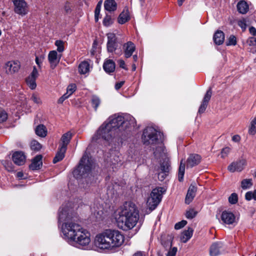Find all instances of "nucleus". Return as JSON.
<instances>
[{
  "label": "nucleus",
  "mask_w": 256,
  "mask_h": 256,
  "mask_svg": "<svg viewBox=\"0 0 256 256\" xmlns=\"http://www.w3.org/2000/svg\"><path fill=\"white\" fill-rule=\"evenodd\" d=\"M70 206L68 202L59 209L58 223L64 222L62 225V237L72 246H86L90 242V233L75 222L76 214Z\"/></svg>",
  "instance_id": "f257e3e1"
},
{
  "label": "nucleus",
  "mask_w": 256,
  "mask_h": 256,
  "mask_svg": "<svg viewBox=\"0 0 256 256\" xmlns=\"http://www.w3.org/2000/svg\"><path fill=\"white\" fill-rule=\"evenodd\" d=\"M114 216L118 226L124 230H127L136 226L139 214L134 204L126 202L115 211Z\"/></svg>",
  "instance_id": "f03ea898"
},
{
  "label": "nucleus",
  "mask_w": 256,
  "mask_h": 256,
  "mask_svg": "<svg viewBox=\"0 0 256 256\" xmlns=\"http://www.w3.org/2000/svg\"><path fill=\"white\" fill-rule=\"evenodd\" d=\"M124 236L115 229H107L98 234L94 240L96 246L101 250H111L120 247L124 243Z\"/></svg>",
  "instance_id": "7ed1b4c3"
},
{
  "label": "nucleus",
  "mask_w": 256,
  "mask_h": 256,
  "mask_svg": "<svg viewBox=\"0 0 256 256\" xmlns=\"http://www.w3.org/2000/svg\"><path fill=\"white\" fill-rule=\"evenodd\" d=\"M107 123L116 132H122L123 131L130 130L131 128H134L136 124L135 118L130 114H116L108 119Z\"/></svg>",
  "instance_id": "20e7f679"
},
{
  "label": "nucleus",
  "mask_w": 256,
  "mask_h": 256,
  "mask_svg": "<svg viewBox=\"0 0 256 256\" xmlns=\"http://www.w3.org/2000/svg\"><path fill=\"white\" fill-rule=\"evenodd\" d=\"M93 164L92 160L85 153L80 159L78 167L74 170V176L77 179L86 178L91 172Z\"/></svg>",
  "instance_id": "39448f33"
},
{
  "label": "nucleus",
  "mask_w": 256,
  "mask_h": 256,
  "mask_svg": "<svg viewBox=\"0 0 256 256\" xmlns=\"http://www.w3.org/2000/svg\"><path fill=\"white\" fill-rule=\"evenodd\" d=\"M118 135L114 130L107 123V122H105L94 134L92 140L97 142H100L102 140L108 142Z\"/></svg>",
  "instance_id": "423d86ee"
},
{
  "label": "nucleus",
  "mask_w": 256,
  "mask_h": 256,
  "mask_svg": "<svg viewBox=\"0 0 256 256\" xmlns=\"http://www.w3.org/2000/svg\"><path fill=\"white\" fill-rule=\"evenodd\" d=\"M165 192L166 189L162 187H158L152 190L147 200V205L151 210L157 207Z\"/></svg>",
  "instance_id": "0eeeda50"
},
{
  "label": "nucleus",
  "mask_w": 256,
  "mask_h": 256,
  "mask_svg": "<svg viewBox=\"0 0 256 256\" xmlns=\"http://www.w3.org/2000/svg\"><path fill=\"white\" fill-rule=\"evenodd\" d=\"M159 136H160V132L152 127L148 126L144 130L142 138L144 144H154L156 143Z\"/></svg>",
  "instance_id": "6e6552de"
},
{
  "label": "nucleus",
  "mask_w": 256,
  "mask_h": 256,
  "mask_svg": "<svg viewBox=\"0 0 256 256\" xmlns=\"http://www.w3.org/2000/svg\"><path fill=\"white\" fill-rule=\"evenodd\" d=\"M222 223L225 224H236L238 220L235 214L230 210L223 211L220 216Z\"/></svg>",
  "instance_id": "1a4fd4ad"
},
{
  "label": "nucleus",
  "mask_w": 256,
  "mask_h": 256,
  "mask_svg": "<svg viewBox=\"0 0 256 256\" xmlns=\"http://www.w3.org/2000/svg\"><path fill=\"white\" fill-rule=\"evenodd\" d=\"M107 50L110 52H114L118 46V44L120 42L118 40L116 34L114 33H108L107 34Z\"/></svg>",
  "instance_id": "9d476101"
},
{
  "label": "nucleus",
  "mask_w": 256,
  "mask_h": 256,
  "mask_svg": "<svg viewBox=\"0 0 256 256\" xmlns=\"http://www.w3.org/2000/svg\"><path fill=\"white\" fill-rule=\"evenodd\" d=\"M14 6V12L16 13L24 16L28 12V8L26 2L24 0H12Z\"/></svg>",
  "instance_id": "9b49d317"
},
{
  "label": "nucleus",
  "mask_w": 256,
  "mask_h": 256,
  "mask_svg": "<svg viewBox=\"0 0 256 256\" xmlns=\"http://www.w3.org/2000/svg\"><path fill=\"white\" fill-rule=\"evenodd\" d=\"M246 164L244 159H240L231 163L228 167V170L231 172L242 171Z\"/></svg>",
  "instance_id": "f8f14e48"
},
{
  "label": "nucleus",
  "mask_w": 256,
  "mask_h": 256,
  "mask_svg": "<svg viewBox=\"0 0 256 256\" xmlns=\"http://www.w3.org/2000/svg\"><path fill=\"white\" fill-rule=\"evenodd\" d=\"M62 56V54H58L56 50H51L49 52L48 60L52 69H54L58 64Z\"/></svg>",
  "instance_id": "ddd939ff"
},
{
  "label": "nucleus",
  "mask_w": 256,
  "mask_h": 256,
  "mask_svg": "<svg viewBox=\"0 0 256 256\" xmlns=\"http://www.w3.org/2000/svg\"><path fill=\"white\" fill-rule=\"evenodd\" d=\"M38 76V70L36 66H34L30 74L26 78V83L31 90H34L36 88V80Z\"/></svg>",
  "instance_id": "4468645a"
},
{
  "label": "nucleus",
  "mask_w": 256,
  "mask_h": 256,
  "mask_svg": "<svg viewBox=\"0 0 256 256\" xmlns=\"http://www.w3.org/2000/svg\"><path fill=\"white\" fill-rule=\"evenodd\" d=\"M124 56L126 58H130L136 50L134 44L130 41L124 44L122 46Z\"/></svg>",
  "instance_id": "2eb2a0df"
},
{
  "label": "nucleus",
  "mask_w": 256,
  "mask_h": 256,
  "mask_svg": "<svg viewBox=\"0 0 256 256\" xmlns=\"http://www.w3.org/2000/svg\"><path fill=\"white\" fill-rule=\"evenodd\" d=\"M20 62L18 60L8 62L6 65V71L8 74H12L18 71L20 68Z\"/></svg>",
  "instance_id": "dca6fc26"
},
{
  "label": "nucleus",
  "mask_w": 256,
  "mask_h": 256,
  "mask_svg": "<svg viewBox=\"0 0 256 256\" xmlns=\"http://www.w3.org/2000/svg\"><path fill=\"white\" fill-rule=\"evenodd\" d=\"M212 94V91L211 88H210L206 92V94L204 96L202 102L199 108L198 112L199 114H202L205 111L208 102L211 98Z\"/></svg>",
  "instance_id": "f3484780"
},
{
  "label": "nucleus",
  "mask_w": 256,
  "mask_h": 256,
  "mask_svg": "<svg viewBox=\"0 0 256 256\" xmlns=\"http://www.w3.org/2000/svg\"><path fill=\"white\" fill-rule=\"evenodd\" d=\"M201 160V156L198 154H192L186 160L187 168H192L198 164Z\"/></svg>",
  "instance_id": "a211bd4d"
},
{
  "label": "nucleus",
  "mask_w": 256,
  "mask_h": 256,
  "mask_svg": "<svg viewBox=\"0 0 256 256\" xmlns=\"http://www.w3.org/2000/svg\"><path fill=\"white\" fill-rule=\"evenodd\" d=\"M12 160L18 166L23 165L26 162V156L22 152H16L12 156Z\"/></svg>",
  "instance_id": "6ab92c4d"
},
{
  "label": "nucleus",
  "mask_w": 256,
  "mask_h": 256,
  "mask_svg": "<svg viewBox=\"0 0 256 256\" xmlns=\"http://www.w3.org/2000/svg\"><path fill=\"white\" fill-rule=\"evenodd\" d=\"M196 190L197 188L194 185L190 184L185 198V202L186 204H189L192 202L196 196Z\"/></svg>",
  "instance_id": "aec40b11"
},
{
  "label": "nucleus",
  "mask_w": 256,
  "mask_h": 256,
  "mask_svg": "<svg viewBox=\"0 0 256 256\" xmlns=\"http://www.w3.org/2000/svg\"><path fill=\"white\" fill-rule=\"evenodd\" d=\"M42 156L41 155H38L36 156L33 159L29 167L32 170H37L40 169L42 166Z\"/></svg>",
  "instance_id": "412c9836"
},
{
  "label": "nucleus",
  "mask_w": 256,
  "mask_h": 256,
  "mask_svg": "<svg viewBox=\"0 0 256 256\" xmlns=\"http://www.w3.org/2000/svg\"><path fill=\"white\" fill-rule=\"evenodd\" d=\"M222 244L217 242L213 244L210 250V256H218L221 254L222 251Z\"/></svg>",
  "instance_id": "4be33fe9"
},
{
  "label": "nucleus",
  "mask_w": 256,
  "mask_h": 256,
  "mask_svg": "<svg viewBox=\"0 0 256 256\" xmlns=\"http://www.w3.org/2000/svg\"><path fill=\"white\" fill-rule=\"evenodd\" d=\"M130 19L128 8L125 7L123 11L119 15L118 22L120 24H124Z\"/></svg>",
  "instance_id": "5701e85b"
},
{
  "label": "nucleus",
  "mask_w": 256,
  "mask_h": 256,
  "mask_svg": "<svg viewBox=\"0 0 256 256\" xmlns=\"http://www.w3.org/2000/svg\"><path fill=\"white\" fill-rule=\"evenodd\" d=\"M72 138V134L70 132L64 134L61 138V143L60 147L67 149V146Z\"/></svg>",
  "instance_id": "b1692460"
},
{
  "label": "nucleus",
  "mask_w": 256,
  "mask_h": 256,
  "mask_svg": "<svg viewBox=\"0 0 256 256\" xmlns=\"http://www.w3.org/2000/svg\"><path fill=\"white\" fill-rule=\"evenodd\" d=\"M103 68L106 73L110 74L112 72L115 70V63L112 60H108L104 63Z\"/></svg>",
  "instance_id": "393cba45"
},
{
  "label": "nucleus",
  "mask_w": 256,
  "mask_h": 256,
  "mask_svg": "<svg viewBox=\"0 0 256 256\" xmlns=\"http://www.w3.org/2000/svg\"><path fill=\"white\" fill-rule=\"evenodd\" d=\"M104 8L106 11L114 12L116 10L117 4L114 0H106L104 2Z\"/></svg>",
  "instance_id": "a878e982"
},
{
  "label": "nucleus",
  "mask_w": 256,
  "mask_h": 256,
  "mask_svg": "<svg viewBox=\"0 0 256 256\" xmlns=\"http://www.w3.org/2000/svg\"><path fill=\"white\" fill-rule=\"evenodd\" d=\"M213 39L216 44H222L224 40V33L222 30H217L214 35Z\"/></svg>",
  "instance_id": "bb28decb"
},
{
  "label": "nucleus",
  "mask_w": 256,
  "mask_h": 256,
  "mask_svg": "<svg viewBox=\"0 0 256 256\" xmlns=\"http://www.w3.org/2000/svg\"><path fill=\"white\" fill-rule=\"evenodd\" d=\"M194 230L191 228H188L187 230L184 231L180 236V240L184 242H186L192 236Z\"/></svg>",
  "instance_id": "cd10ccee"
},
{
  "label": "nucleus",
  "mask_w": 256,
  "mask_h": 256,
  "mask_svg": "<svg viewBox=\"0 0 256 256\" xmlns=\"http://www.w3.org/2000/svg\"><path fill=\"white\" fill-rule=\"evenodd\" d=\"M66 150V149L59 146L58 152L53 159V162L56 164L61 161L65 156Z\"/></svg>",
  "instance_id": "c85d7f7f"
},
{
  "label": "nucleus",
  "mask_w": 256,
  "mask_h": 256,
  "mask_svg": "<svg viewBox=\"0 0 256 256\" xmlns=\"http://www.w3.org/2000/svg\"><path fill=\"white\" fill-rule=\"evenodd\" d=\"M238 11L242 14H246L249 9V6L247 2L244 0H241L237 4Z\"/></svg>",
  "instance_id": "c756f323"
},
{
  "label": "nucleus",
  "mask_w": 256,
  "mask_h": 256,
  "mask_svg": "<svg viewBox=\"0 0 256 256\" xmlns=\"http://www.w3.org/2000/svg\"><path fill=\"white\" fill-rule=\"evenodd\" d=\"M90 72V64L86 61L81 62L78 66V72L80 74H86Z\"/></svg>",
  "instance_id": "7c9ffc66"
},
{
  "label": "nucleus",
  "mask_w": 256,
  "mask_h": 256,
  "mask_svg": "<svg viewBox=\"0 0 256 256\" xmlns=\"http://www.w3.org/2000/svg\"><path fill=\"white\" fill-rule=\"evenodd\" d=\"M36 134L39 136L44 138L46 136L47 130L43 124H40L35 129Z\"/></svg>",
  "instance_id": "2f4dec72"
},
{
  "label": "nucleus",
  "mask_w": 256,
  "mask_h": 256,
  "mask_svg": "<svg viewBox=\"0 0 256 256\" xmlns=\"http://www.w3.org/2000/svg\"><path fill=\"white\" fill-rule=\"evenodd\" d=\"M110 162L114 168H116V165L120 166L122 164L121 159L120 156L116 154H112L110 156Z\"/></svg>",
  "instance_id": "473e14b6"
},
{
  "label": "nucleus",
  "mask_w": 256,
  "mask_h": 256,
  "mask_svg": "<svg viewBox=\"0 0 256 256\" xmlns=\"http://www.w3.org/2000/svg\"><path fill=\"white\" fill-rule=\"evenodd\" d=\"M182 160L180 162L178 169V178L180 182H182L184 180V176L185 172V164L182 162Z\"/></svg>",
  "instance_id": "72a5a7b5"
},
{
  "label": "nucleus",
  "mask_w": 256,
  "mask_h": 256,
  "mask_svg": "<svg viewBox=\"0 0 256 256\" xmlns=\"http://www.w3.org/2000/svg\"><path fill=\"white\" fill-rule=\"evenodd\" d=\"M252 179H244L241 182V187L243 190L248 189L252 186Z\"/></svg>",
  "instance_id": "f704fd0d"
},
{
  "label": "nucleus",
  "mask_w": 256,
  "mask_h": 256,
  "mask_svg": "<svg viewBox=\"0 0 256 256\" xmlns=\"http://www.w3.org/2000/svg\"><path fill=\"white\" fill-rule=\"evenodd\" d=\"M247 44L248 46H252L250 51L252 53L256 52V38L250 37L247 40Z\"/></svg>",
  "instance_id": "c9c22d12"
},
{
  "label": "nucleus",
  "mask_w": 256,
  "mask_h": 256,
  "mask_svg": "<svg viewBox=\"0 0 256 256\" xmlns=\"http://www.w3.org/2000/svg\"><path fill=\"white\" fill-rule=\"evenodd\" d=\"M91 102L93 108L94 109V110L96 111L99 105L100 104V98L96 96H92Z\"/></svg>",
  "instance_id": "e433bc0d"
},
{
  "label": "nucleus",
  "mask_w": 256,
  "mask_h": 256,
  "mask_svg": "<svg viewBox=\"0 0 256 256\" xmlns=\"http://www.w3.org/2000/svg\"><path fill=\"white\" fill-rule=\"evenodd\" d=\"M248 133L252 135L256 134V116L250 122Z\"/></svg>",
  "instance_id": "4c0bfd02"
},
{
  "label": "nucleus",
  "mask_w": 256,
  "mask_h": 256,
  "mask_svg": "<svg viewBox=\"0 0 256 256\" xmlns=\"http://www.w3.org/2000/svg\"><path fill=\"white\" fill-rule=\"evenodd\" d=\"M245 198L246 200L250 201L252 199L256 200V190L254 191H248L245 194Z\"/></svg>",
  "instance_id": "58836bf2"
},
{
  "label": "nucleus",
  "mask_w": 256,
  "mask_h": 256,
  "mask_svg": "<svg viewBox=\"0 0 256 256\" xmlns=\"http://www.w3.org/2000/svg\"><path fill=\"white\" fill-rule=\"evenodd\" d=\"M30 148L32 150L38 152L42 148V145L36 140H32L30 142Z\"/></svg>",
  "instance_id": "ea45409f"
},
{
  "label": "nucleus",
  "mask_w": 256,
  "mask_h": 256,
  "mask_svg": "<svg viewBox=\"0 0 256 256\" xmlns=\"http://www.w3.org/2000/svg\"><path fill=\"white\" fill-rule=\"evenodd\" d=\"M55 45L57 47V51L58 52H62L64 51V42L61 40H56L54 43Z\"/></svg>",
  "instance_id": "a19ab883"
},
{
  "label": "nucleus",
  "mask_w": 256,
  "mask_h": 256,
  "mask_svg": "<svg viewBox=\"0 0 256 256\" xmlns=\"http://www.w3.org/2000/svg\"><path fill=\"white\" fill-rule=\"evenodd\" d=\"M114 22L112 18L110 16L106 14V16L103 20V24L106 27L110 26Z\"/></svg>",
  "instance_id": "79ce46f5"
},
{
  "label": "nucleus",
  "mask_w": 256,
  "mask_h": 256,
  "mask_svg": "<svg viewBox=\"0 0 256 256\" xmlns=\"http://www.w3.org/2000/svg\"><path fill=\"white\" fill-rule=\"evenodd\" d=\"M102 2L100 1L97 4L94 10V18L96 22H98V16L100 14V8Z\"/></svg>",
  "instance_id": "37998d69"
},
{
  "label": "nucleus",
  "mask_w": 256,
  "mask_h": 256,
  "mask_svg": "<svg viewBox=\"0 0 256 256\" xmlns=\"http://www.w3.org/2000/svg\"><path fill=\"white\" fill-rule=\"evenodd\" d=\"M164 148L163 147L160 146L156 148L154 154L156 158H160L162 156V154H164Z\"/></svg>",
  "instance_id": "c03bdc74"
},
{
  "label": "nucleus",
  "mask_w": 256,
  "mask_h": 256,
  "mask_svg": "<svg viewBox=\"0 0 256 256\" xmlns=\"http://www.w3.org/2000/svg\"><path fill=\"white\" fill-rule=\"evenodd\" d=\"M170 170V164L166 162H164L160 164V172L168 173Z\"/></svg>",
  "instance_id": "a18cd8bd"
},
{
  "label": "nucleus",
  "mask_w": 256,
  "mask_h": 256,
  "mask_svg": "<svg viewBox=\"0 0 256 256\" xmlns=\"http://www.w3.org/2000/svg\"><path fill=\"white\" fill-rule=\"evenodd\" d=\"M197 212L192 208L188 210L186 214V216L187 218L192 219L196 216Z\"/></svg>",
  "instance_id": "49530a36"
},
{
  "label": "nucleus",
  "mask_w": 256,
  "mask_h": 256,
  "mask_svg": "<svg viewBox=\"0 0 256 256\" xmlns=\"http://www.w3.org/2000/svg\"><path fill=\"white\" fill-rule=\"evenodd\" d=\"M30 100L34 102L35 104H36L38 105L42 103V100H41L40 98L39 97L38 94H36V93H34L32 94V96L30 98Z\"/></svg>",
  "instance_id": "de8ad7c7"
},
{
  "label": "nucleus",
  "mask_w": 256,
  "mask_h": 256,
  "mask_svg": "<svg viewBox=\"0 0 256 256\" xmlns=\"http://www.w3.org/2000/svg\"><path fill=\"white\" fill-rule=\"evenodd\" d=\"M8 118V114L2 108H0V123L5 122Z\"/></svg>",
  "instance_id": "09e8293b"
},
{
  "label": "nucleus",
  "mask_w": 256,
  "mask_h": 256,
  "mask_svg": "<svg viewBox=\"0 0 256 256\" xmlns=\"http://www.w3.org/2000/svg\"><path fill=\"white\" fill-rule=\"evenodd\" d=\"M238 201V194L236 193H232L228 198V202L231 204H236Z\"/></svg>",
  "instance_id": "8fccbe9b"
},
{
  "label": "nucleus",
  "mask_w": 256,
  "mask_h": 256,
  "mask_svg": "<svg viewBox=\"0 0 256 256\" xmlns=\"http://www.w3.org/2000/svg\"><path fill=\"white\" fill-rule=\"evenodd\" d=\"M236 44V38L234 35H231L228 38L226 42L227 46H235Z\"/></svg>",
  "instance_id": "3c124183"
},
{
  "label": "nucleus",
  "mask_w": 256,
  "mask_h": 256,
  "mask_svg": "<svg viewBox=\"0 0 256 256\" xmlns=\"http://www.w3.org/2000/svg\"><path fill=\"white\" fill-rule=\"evenodd\" d=\"M76 84H72L68 86L66 92L68 93L69 95H72L76 90Z\"/></svg>",
  "instance_id": "603ef678"
},
{
  "label": "nucleus",
  "mask_w": 256,
  "mask_h": 256,
  "mask_svg": "<svg viewBox=\"0 0 256 256\" xmlns=\"http://www.w3.org/2000/svg\"><path fill=\"white\" fill-rule=\"evenodd\" d=\"M187 224V222L184 220H182L181 222H177L174 228L176 230H180L184 227Z\"/></svg>",
  "instance_id": "864d4df0"
},
{
  "label": "nucleus",
  "mask_w": 256,
  "mask_h": 256,
  "mask_svg": "<svg viewBox=\"0 0 256 256\" xmlns=\"http://www.w3.org/2000/svg\"><path fill=\"white\" fill-rule=\"evenodd\" d=\"M230 152V148L229 147H226L222 150L221 156L222 158H226Z\"/></svg>",
  "instance_id": "5fc2aeb1"
},
{
  "label": "nucleus",
  "mask_w": 256,
  "mask_h": 256,
  "mask_svg": "<svg viewBox=\"0 0 256 256\" xmlns=\"http://www.w3.org/2000/svg\"><path fill=\"white\" fill-rule=\"evenodd\" d=\"M238 25L240 26L243 30H244L246 28V21L245 19H242L238 22Z\"/></svg>",
  "instance_id": "6e6d98bb"
},
{
  "label": "nucleus",
  "mask_w": 256,
  "mask_h": 256,
  "mask_svg": "<svg viewBox=\"0 0 256 256\" xmlns=\"http://www.w3.org/2000/svg\"><path fill=\"white\" fill-rule=\"evenodd\" d=\"M72 4L70 2H66L64 6V9L66 13H69L71 12Z\"/></svg>",
  "instance_id": "4d7b16f0"
},
{
  "label": "nucleus",
  "mask_w": 256,
  "mask_h": 256,
  "mask_svg": "<svg viewBox=\"0 0 256 256\" xmlns=\"http://www.w3.org/2000/svg\"><path fill=\"white\" fill-rule=\"evenodd\" d=\"M168 173L167 172H160L158 174V178L160 180L162 181L166 178V176H168Z\"/></svg>",
  "instance_id": "13d9d810"
},
{
  "label": "nucleus",
  "mask_w": 256,
  "mask_h": 256,
  "mask_svg": "<svg viewBox=\"0 0 256 256\" xmlns=\"http://www.w3.org/2000/svg\"><path fill=\"white\" fill-rule=\"evenodd\" d=\"M177 252V248L174 247L168 253L166 256H176Z\"/></svg>",
  "instance_id": "bf43d9fd"
},
{
  "label": "nucleus",
  "mask_w": 256,
  "mask_h": 256,
  "mask_svg": "<svg viewBox=\"0 0 256 256\" xmlns=\"http://www.w3.org/2000/svg\"><path fill=\"white\" fill-rule=\"evenodd\" d=\"M118 62L120 68L124 70H127V68L126 66L125 62L124 60H118Z\"/></svg>",
  "instance_id": "052dcab7"
},
{
  "label": "nucleus",
  "mask_w": 256,
  "mask_h": 256,
  "mask_svg": "<svg viewBox=\"0 0 256 256\" xmlns=\"http://www.w3.org/2000/svg\"><path fill=\"white\" fill-rule=\"evenodd\" d=\"M249 32L250 33L252 36H256V28L254 26H250L249 28Z\"/></svg>",
  "instance_id": "680f3d73"
},
{
  "label": "nucleus",
  "mask_w": 256,
  "mask_h": 256,
  "mask_svg": "<svg viewBox=\"0 0 256 256\" xmlns=\"http://www.w3.org/2000/svg\"><path fill=\"white\" fill-rule=\"evenodd\" d=\"M240 140V137L239 135L236 134L232 137V140L234 142H238Z\"/></svg>",
  "instance_id": "e2e57ef3"
},
{
  "label": "nucleus",
  "mask_w": 256,
  "mask_h": 256,
  "mask_svg": "<svg viewBox=\"0 0 256 256\" xmlns=\"http://www.w3.org/2000/svg\"><path fill=\"white\" fill-rule=\"evenodd\" d=\"M124 82H123V81L117 82L115 85V88L116 90H119L124 85Z\"/></svg>",
  "instance_id": "0e129e2a"
},
{
  "label": "nucleus",
  "mask_w": 256,
  "mask_h": 256,
  "mask_svg": "<svg viewBox=\"0 0 256 256\" xmlns=\"http://www.w3.org/2000/svg\"><path fill=\"white\" fill-rule=\"evenodd\" d=\"M35 60H36V62L37 64V65L40 68L41 64H42V60H41V59L40 58L36 56Z\"/></svg>",
  "instance_id": "69168bd1"
},
{
  "label": "nucleus",
  "mask_w": 256,
  "mask_h": 256,
  "mask_svg": "<svg viewBox=\"0 0 256 256\" xmlns=\"http://www.w3.org/2000/svg\"><path fill=\"white\" fill-rule=\"evenodd\" d=\"M16 176L19 178V179H24L25 178L24 177V174L22 172H17L16 174Z\"/></svg>",
  "instance_id": "338daca9"
},
{
  "label": "nucleus",
  "mask_w": 256,
  "mask_h": 256,
  "mask_svg": "<svg viewBox=\"0 0 256 256\" xmlns=\"http://www.w3.org/2000/svg\"><path fill=\"white\" fill-rule=\"evenodd\" d=\"M134 256H143L142 253L140 252H137L134 254Z\"/></svg>",
  "instance_id": "774afa93"
}]
</instances>
